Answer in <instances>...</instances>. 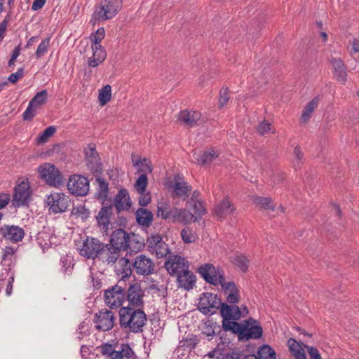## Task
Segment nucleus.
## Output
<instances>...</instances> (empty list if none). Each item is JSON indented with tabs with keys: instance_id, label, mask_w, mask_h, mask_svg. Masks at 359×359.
<instances>
[{
	"instance_id": "423d86ee",
	"label": "nucleus",
	"mask_w": 359,
	"mask_h": 359,
	"mask_svg": "<svg viewBox=\"0 0 359 359\" xmlns=\"http://www.w3.org/2000/svg\"><path fill=\"white\" fill-rule=\"evenodd\" d=\"M38 171L41 179L50 186L57 187L63 182L62 173L54 165L44 163L39 167Z\"/></svg>"
},
{
	"instance_id": "6e6552de",
	"label": "nucleus",
	"mask_w": 359,
	"mask_h": 359,
	"mask_svg": "<svg viewBox=\"0 0 359 359\" xmlns=\"http://www.w3.org/2000/svg\"><path fill=\"white\" fill-rule=\"evenodd\" d=\"M125 298V289L120 285H115L104 292V302L111 309L121 307Z\"/></svg>"
},
{
	"instance_id": "680f3d73",
	"label": "nucleus",
	"mask_w": 359,
	"mask_h": 359,
	"mask_svg": "<svg viewBox=\"0 0 359 359\" xmlns=\"http://www.w3.org/2000/svg\"><path fill=\"white\" fill-rule=\"evenodd\" d=\"M23 75V69L22 68L18 69V70L13 74H11L8 77V81L11 83H15L17 81L20 79Z\"/></svg>"
},
{
	"instance_id": "79ce46f5",
	"label": "nucleus",
	"mask_w": 359,
	"mask_h": 359,
	"mask_svg": "<svg viewBox=\"0 0 359 359\" xmlns=\"http://www.w3.org/2000/svg\"><path fill=\"white\" fill-rule=\"evenodd\" d=\"M60 265L62 271L67 275L72 274L74 266V260L73 257L69 255L62 256L60 259Z\"/></svg>"
},
{
	"instance_id": "9b49d317",
	"label": "nucleus",
	"mask_w": 359,
	"mask_h": 359,
	"mask_svg": "<svg viewBox=\"0 0 359 359\" xmlns=\"http://www.w3.org/2000/svg\"><path fill=\"white\" fill-rule=\"evenodd\" d=\"M198 272L205 280L211 285H220L225 279L223 271L219 270L212 264H205L198 268Z\"/></svg>"
},
{
	"instance_id": "3c124183",
	"label": "nucleus",
	"mask_w": 359,
	"mask_h": 359,
	"mask_svg": "<svg viewBox=\"0 0 359 359\" xmlns=\"http://www.w3.org/2000/svg\"><path fill=\"white\" fill-rule=\"evenodd\" d=\"M181 237L183 241L186 243H194L196 238V234L192 231V229L187 227L181 231Z\"/></svg>"
},
{
	"instance_id": "2eb2a0df",
	"label": "nucleus",
	"mask_w": 359,
	"mask_h": 359,
	"mask_svg": "<svg viewBox=\"0 0 359 359\" xmlns=\"http://www.w3.org/2000/svg\"><path fill=\"white\" fill-rule=\"evenodd\" d=\"M31 195L30 186L27 180H23L18 183L13 194V205L22 206L27 204Z\"/></svg>"
},
{
	"instance_id": "c03bdc74",
	"label": "nucleus",
	"mask_w": 359,
	"mask_h": 359,
	"mask_svg": "<svg viewBox=\"0 0 359 359\" xmlns=\"http://www.w3.org/2000/svg\"><path fill=\"white\" fill-rule=\"evenodd\" d=\"M111 88L109 85L104 86L99 91V102L101 106L105 105L111 99Z\"/></svg>"
},
{
	"instance_id": "393cba45",
	"label": "nucleus",
	"mask_w": 359,
	"mask_h": 359,
	"mask_svg": "<svg viewBox=\"0 0 359 359\" xmlns=\"http://www.w3.org/2000/svg\"><path fill=\"white\" fill-rule=\"evenodd\" d=\"M226 302L229 304L238 303L240 300L239 290L233 281L226 282L225 279L220 284Z\"/></svg>"
},
{
	"instance_id": "9d476101",
	"label": "nucleus",
	"mask_w": 359,
	"mask_h": 359,
	"mask_svg": "<svg viewBox=\"0 0 359 359\" xmlns=\"http://www.w3.org/2000/svg\"><path fill=\"white\" fill-rule=\"evenodd\" d=\"M89 187L88 178L82 175H73L69 178L67 189L73 195L76 196H86L89 191Z\"/></svg>"
},
{
	"instance_id": "c85d7f7f",
	"label": "nucleus",
	"mask_w": 359,
	"mask_h": 359,
	"mask_svg": "<svg viewBox=\"0 0 359 359\" xmlns=\"http://www.w3.org/2000/svg\"><path fill=\"white\" fill-rule=\"evenodd\" d=\"M333 66L334 77L338 82L344 84L347 81V72L344 63L341 59L333 58L331 60Z\"/></svg>"
},
{
	"instance_id": "bf43d9fd",
	"label": "nucleus",
	"mask_w": 359,
	"mask_h": 359,
	"mask_svg": "<svg viewBox=\"0 0 359 359\" xmlns=\"http://www.w3.org/2000/svg\"><path fill=\"white\" fill-rule=\"evenodd\" d=\"M287 345L289 347V350L292 354L296 352L297 350L300 349L302 346L294 339L290 338L287 341Z\"/></svg>"
},
{
	"instance_id": "4be33fe9",
	"label": "nucleus",
	"mask_w": 359,
	"mask_h": 359,
	"mask_svg": "<svg viewBox=\"0 0 359 359\" xmlns=\"http://www.w3.org/2000/svg\"><path fill=\"white\" fill-rule=\"evenodd\" d=\"M174 180L175 182L171 186L173 195L185 201L191 192V186L178 175L175 176Z\"/></svg>"
},
{
	"instance_id": "0e129e2a",
	"label": "nucleus",
	"mask_w": 359,
	"mask_h": 359,
	"mask_svg": "<svg viewBox=\"0 0 359 359\" xmlns=\"http://www.w3.org/2000/svg\"><path fill=\"white\" fill-rule=\"evenodd\" d=\"M313 111H311L310 109L305 107V108L303 110L302 114V120L303 122H307L309 119L310 118L312 113Z\"/></svg>"
},
{
	"instance_id": "f8f14e48",
	"label": "nucleus",
	"mask_w": 359,
	"mask_h": 359,
	"mask_svg": "<svg viewBox=\"0 0 359 359\" xmlns=\"http://www.w3.org/2000/svg\"><path fill=\"white\" fill-rule=\"evenodd\" d=\"M222 303L216 294L203 293L199 299L198 309L204 314H213L220 308Z\"/></svg>"
},
{
	"instance_id": "13d9d810",
	"label": "nucleus",
	"mask_w": 359,
	"mask_h": 359,
	"mask_svg": "<svg viewBox=\"0 0 359 359\" xmlns=\"http://www.w3.org/2000/svg\"><path fill=\"white\" fill-rule=\"evenodd\" d=\"M270 123L267 121H263L259 123L257 127V130L260 135H264L270 130Z\"/></svg>"
},
{
	"instance_id": "b1692460",
	"label": "nucleus",
	"mask_w": 359,
	"mask_h": 359,
	"mask_svg": "<svg viewBox=\"0 0 359 359\" xmlns=\"http://www.w3.org/2000/svg\"><path fill=\"white\" fill-rule=\"evenodd\" d=\"M177 208L172 207L171 203L168 199H162L158 203L157 205V217L163 219H168L173 222L175 216V210Z\"/></svg>"
},
{
	"instance_id": "f3484780",
	"label": "nucleus",
	"mask_w": 359,
	"mask_h": 359,
	"mask_svg": "<svg viewBox=\"0 0 359 359\" xmlns=\"http://www.w3.org/2000/svg\"><path fill=\"white\" fill-rule=\"evenodd\" d=\"M48 98V92L43 90L38 92L30 100L28 107L24 111L22 116L24 120H32L36 114V109L43 104Z\"/></svg>"
},
{
	"instance_id": "4c0bfd02",
	"label": "nucleus",
	"mask_w": 359,
	"mask_h": 359,
	"mask_svg": "<svg viewBox=\"0 0 359 359\" xmlns=\"http://www.w3.org/2000/svg\"><path fill=\"white\" fill-rule=\"evenodd\" d=\"M132 162L133 165L138 168L139 172H142L144 174L152 172V165L148 158H144L135 160V155L132 154Z\"/></svg>"
},
{
	"instance_id": "58836bf2",
	"label": "nucleus",
	"mask_w": 359,
	"mask_h": 359,
	"mask_svg": "<svg viewBox=\"0 0 359 359\" xmlns=\"http://www.w3.org/2000/svg\"><path fill=\"white\" fill-rule=\"evenodd\" d=\"M96 181L98 184L97 191L96 193L97 197L99 199L105 200L109 193V184L102 177L96 178Z\"/></svg>"
},
{
	"instance_id": "5fc2aeb1",
	"label": "nucleus",
	"mask_w": 359,
	"mask_h": 359,
	"mask_svg": "<svg viewBox=\"0 0 359 359\" xmlns=\"http://www.w3.org/2000/svg\"><path fill=\"white\" fill-rule=\"evenodd\" d=\"M229 100L228 88H222L220 90V97L219 100V107H224Z\"/></svg>"
},
{
	"instance_id": "c756f323",
	"label": "nucleus",
	"mask_w": 359,
	"mask_h": 359,
	"mask_svg": "<svg viewBox=\"0 0 359 359\" xmlns=\"http://www.w3.org/2000/svg\"><path fill=\"white\" fill-rule=\"evenodd\" d=\"M114 205L118 212L128 210L131 206L129 194L126 189L118 191L114 198Z\"/></svg>"
},
{
	"instance_id": "a19ab883",
	"label": "nucleus",
	"mask_w": 359,
	"mask_h": 359,
	"mask_svg": "<svg viewBox=\"0 0 359 359\" xmlns=\"http://www.w3.org/2000/svg\"><path fill=\"white\" fill-rule=\"evenodd\" d=\"M256 356L257 359H276V352L269 345L262 346Z\"/></svg>"
},
{
	"instance_id": "7ed1b4c3",
	"label": "nucleus",
	"mask_w": 359,
	"mask_h": 359,
	"mask_svg": "<svg viewBox=\"0 0 359 359\" xmlns=\"http://www.w3.org/2000/svg\"><path fill=\"white\" fill-rule=\"evenodd\" d=\"M234 329L232 333L238 334L239 341H248L250 339H257L263 334L262 327L257 320L250 318L239 323H233Z\"/></svg>"
},
{
	"instance_id": "412c9836",
	"label": "nucleus",
	"mask_w": 359,
	"mask_h": 359,
	"mask_svg": "<svg viewBox=\"0 0 359 359\" xmlns=\"http://www.w3.org/2000/svg\"><path fill=\"white\" fill-rule=\"evenodd\" d=\"M144 292L142 290L140 284L134 283L130 285L127 291V299L129 305L134 307H140L144 304L143 298Z\"/></svg>"
},
{
	"instance_id": "338daca9",
	"label": "nucleus",
	"mask_w": 359,
	"mask_h": 359,
	"mask_svg": "<svg viewBox=\"0 0 359 359\" xmlns=\"http://www.w3.org/2000/svg\"><path fill=\"white\" fill-rule=\"evenodd\" d=\"M242 355L240 352L232 351L229 352L226 355V359H243L241 358Z\"/></svg>"
},
{
	"instance_id": "a211bd4d",
	"label": "nucleus",
	"mask_w": 359,
	"mask_h": 359,
	"mask_svg": "<svg viewBox=\"0 0 359 359\" xmlns=\"http://www.w3.org/2000/svg\"><path fill=\"white\" fill-rule=\"evenodd\" d=\"M85 162L88 168L92 172H98L102 170V163L95 147L89 144L84 149Z\"/></svg>"
},
{
	"instance_id": "dca6fc26",
	"label": "nucleus",
	"mask_w": 359,
	"mask_h": 359,
	"mask_svg": "<svg viewBox=\"0 0 359 359\" xmlns=\"http://www.w3.org/2000/svg\"><path fill=\"white\" fill-rule=\"evenodd\" d=\"M133 267L137 274L148 276L154 273L155 265L151 258L144 255H139L134 259Z\"/></svg>"
},
{
	"instance_id": "ddd939ff",
	"label": "nucleus",
	"mask_w": 359,
	"mask_h": 359,
	"mask_svg": "<svg viewBox=\"0 0 359 359\" xmlns=\"http://www.w3.org/2000/svg\"><path fill=\"white\" fill-rule=\"evenodd\" d=\"M121 9L118 0H102L96 14L100 20H107L114 17Z\"/></svg>"
},
{
	"instance_id": "6e6d98bb",
	"label": "nucleus",
	"mask_w": 359,
	"mask_h": 359,
	"mask_svg": "<svg viewBox=\"0 0 359 359\" xmlns=\"http://www.w3.org/2000/svg\"><path fill=\"white\" fill-rule=\"evenodd\" d=\"M140 196L139 197V204L142 206H147L151 202V196L149 193H138Z\"/></svg>"
},
{
	"instance_id": "39448f33",
	"label": "nucleus",
	"mask_w": 359,
	"mask_h": 359,
	"mask_svg": "<svg viewBox=\"0 0 359 359\" xmlns=\"http://www.w3.org/2000/svg\"><path fill=\"white\" fill-rule=\"evenodd\" d=\"M220 314L222 317V328L225 332H231L234 329L233 323L241 318L240 307L234 304L222 303Z\"/></svg>"
},
{
	"instance_id": "f704fd0d",
	"label": "nucleus",
	"mask_w": 359,
	"mask_h": 359,
	"mask_svg": "<svg viewBox=\"0 0 359 359\" xmlns=\"http://www.w3.org/2000/svg\"><path fill=\"white\" fill-rule=\"evenodd\" d=\"M175 216L172 222H179L184 224H190L197 221V217L185 208H177Z\"/></svg>"
},
{
	"instance_id": "5701e85b",
	"label": "nucleus",
	"mask_w": 359,
	"mask_h": 359,
	"mask_svg": "<svg viewBox=\"0 0 359 359\" xmlns=\"http://www.w3.org/2000/svg\"><path fill=\"white\" fill-rule=\"evenodd\" d=\"M121 250L109 244H105V247L101 250L98 259L108 265L113 266L121 256Z\"/></svg>"
},
{
	"instance_id": "2f4dec72",
	"label": "nucleus",
	"mask_w": 359,
	"mask_h": 359,
	"mask_svg": "<svg viewBox=\"0 0 359 359\" xmlns=\"http://www.w3.org/2000/svg\"><path fill=\"white\" fill-rule=\"evenodd\" d=\"M179 287L186 290H191L196 283V276L189 269L177 276Z\"/></svg>"
},
{
	"instance_id": "c9c22d12",
	"label": "nucleus",
	"mask_w": 359,
	"mask_h": 359,
	"mask_svg": "<svg viewBox=\"0 0 359 359\" xmlns=\"http://www.w3.org/2000/svg\"><path fill=\"white\" fill-rule=\"evenodd\" d=\"M112 208L111 207H102L97 217V222L98 223V225L102 228L103 231H107L109 229V225L110 224L109 222V216L111 214Z\"/></svg>"
},
{
	"instance_id": "a878e982",
	"label": "nucleus",
	"mask_w": 359,
	"mask_h": 359,
	"mask_svg": "<svg viewBox=\"0 0 359 359\" xmlns=\"http://www.w3.org/2000/svg\"><path fill=\"white\" fill-rule=\"evenodd\" d=\"M201 118L198 111L184 109L178 114V120L184 126L192 128L198 124Z\"/></svg>"
},
{
	"instance_id": "052dcab7",
	"label": "nucleus",
	"mask_w": 359,
	"mask_h": 359,
	"mask_svg": "<svg viewBox=\"0 0 359 359\" xmlns=\"http://www.w3.org/2000/svg\"><path fill=\"white\" fill-rule=\"evenodd\" d=\"M10 21V16L8 15L5 19L0 23V40L4 38V34L6 30Z\"/></svg>"
},
{
	"instance_id": "603ef678",
	"label": "nucleus",
	"mask_w": 359,
	"mask_h": 359,
	"mask_svg": "<svg viewBox=\"0 0 359 359\" xmlns=\"http://www.w3.org/2000/svg\"><path fill=\"white\" fill-rule=\"evenodd\" d=\"M50 46V38L43 39L38 46L35 55L36 58H41L45 53L48 52Z\"/></svg>"
},
{
	"instance_id": "1a4fd4ad",
	"label": "nucleus",
	"mask_w": 359,
	"mask_h": 359,
	"mask_svg": "<svg viewBox=\"0 0 359 359\" xmlns=\"http://www.w3.org/2000/svg\"><path fill=\"white\" fill-rule=\"evenodd\" d=\"M147 246L148 250L157 258L165 257L170 252L168 245L165 243L159 234L148 237Z\"/></svg>"
},
{
	"instance_id": "0eeeda50",
	"label": "nucleus",
	"mask_w": 359,
	"mask_h": 359,
	"mask_svg": "<svg viewBox=\"0 0 359 359\" xmlns=\"http://www.w3.org/2000/svg\"><path fill=\"white\" fill-rule=\"evenodd\" d=\"M70 203L69 197L63 193L54 192L48 196L46 198L48 210L54 214L65 212Z\"/></svg>"
},
{
	"instance_id": "a18cd8bd",
	"label": "nucleus",
	"mask_w": 359,
	"mask_h": 359,
	"mask_svg": "<svg viewBox=\"0 0 359 359\" xmlns=\"http://www.w3.org/2000/svg\"><path fill=\"white\" fill-rule=\"evenodd\" d=\"M253 203L256 206L264 209H274L272 201L270 198L255 196L253 198Z\"/></svg>"
},
{
	"instance_id": "774afa93",
	"label": "nucleus",
	"mask_w": 359,
	"mask_h": 359,
	"mask_svg": "<svg viewBox=\"0 0 359 359\" xmlns=\"http://www.w3.org/2000/svg\"><path fill=\"white\" fill-rule=\"evenodd\" d=\"M295 359H306L305 351L303 348L297 350L293 354H292Z\"/></svg>"
},
{
	"instance_id": "864d4df0",
	"label": "nucleus",
	"mask_w": 359,
	"mask_h": 359,
	"mask_svg": "<svg viewBox=\"0 0 359 359\" xmlns=\"http://www.w3.org/2000/svg\"><path fill=\"white\" fill-rule=\"evenodd\" d=\"M190 207L192 208L195 215L198 217H201L207 212L201 201H196V202H193L192 206Z\"/></svg>"
},
{
	"instance_id": "bb28decb",
	"label": "nucleus",
	"mask_w": 359,
	"mask_h": 359,
	"mask_svg": "<svg viewBox=\"0 0 359 359\" xmlns=\"http://www.w3.org/2000/svg\"><path fill=\"white\" fill-rule=\"evenodd\" d=\"M113 266H114L116 273L118 276H121L123 280L125 278H128L132 274L133 263L125 257L121 255L118 260Z\"/></svg>"
},
{
	"instance_id": "37998d69",
	"label": "nucleus",
	"mask_w": 359,
	"mask_h": 359,
	"mask_svg": "<svg viewBox=\"0 0 359 359\" xmlns=\"http://www.w3.org/2000/svg\"><path fill=\"white\" fill-rule=\"evenodd\" d=\"M72 215L86 221L90 216V211L84 205H77L72 208Z\"/></svg>"
},
{
	"instance_id": "de8ad7c7",
	"label": "nucleus",
	"mask_w": 359,
	"mask_h": 359,
	"mask_svg": "<svg viewBox=\"0 0 359 359\" xmlns=\"http://www.w3.org/2000/svg\"><path fill=\"white\" fill-rule=\"evenodd\" d=\"M56 131L55 126H49L39 135L36 138V142L39 144H42L48 142L49 138L54 135Z\"/></svg>"
},
{
	"instance_id": "f03ea898",
	"label": "nucleus",
	"mask_w": 359,
	"mask_h": 359,
	"mask_svg": "<svg viewBox=\"0 0 359 359\" xmlns=\"http://www.w3.org/2000/svg\"><path fill=\"white\" fill-rule=\"evenodd\" d=\"M110 244L121 251H140L144 246L140 238L135 233H128L123 229H116L110 237Z\"/></svg>"
},
{
	"instance_id": "8fccbe9b",
	"label": "nucleus",
	"mask_w": 359,
	"mask_h": 359,
	"mask_svg": "<svg viewBox=\"0 0 359 359\" xmlns=\"http://www.w3.org/2000/svg\"><path fill=\"white\" fill-rule=\"evenodd\" d=\"M148 184V179L146 174H142L137 178L135 184V189L137 193L145 192Z\"/></svg>"
},
{
	"instance_id": "20e7f679",
	"label": "nucleus",
	"mask_w": 359,
	"mask_h": 359,
	"mask_svg": "<svg viewBox=\"0 0 359 359\" xmlns=\"http://www.w3.org/2000/svg\"><path fill=\"white\" fill-rule=\"evenodd\" d=\"M76 245L80 255L86 259H95L105 247V243L96 238L84 236L80 238Z\"/></svg>"
},
{
	"instance_id": "cd10ccee",
	"label": "nucleus",
	"mask_w": 359,
	"mask_h": 359,
	"mask_svg": "<svg viewBox=\"0 0 359 359\" xmlns=\"http://www.w3.org/2000/svg\"><path fill=\"white\" fill-rule=\"evenodd\" d=\"M219 154L217 152L215 151L214 149H210L203 152H193L191 160L198 165H203L211 163L214 159L217 158Z\"/></svg>"
},
{
	"instance_id": "09e8293b",
	"label": "nucleus",
	"mask_w": 359,
	"mask_h": 359,
	"mask_svg": "<svg viewBox=\"0 0 359 359\" xmlns=\"http://www.w3.org/2000/svg\"><path fill=\"white\" fill-rule=\"evenodd\" d=\"M104 36H105L104 29L103 27L98 29L96 31V32L94 33L93 34H92V36H90V40L93 42V44L91 46H97V48L98 47L103 48L100 45V43L102 41V39H104Z\"/></svg>"
},
{
	"instance_id": "72a5a7b5",
	"label": "nucleus",
	"mask_w": 359,
	"mask_h": 359,
	"mask_svg": "<svg viewBox=\"0 0 359 359\" xmlns=\"http://www.w3.org/2000/svg\"><path fill=\"white\" fill-rule=\"evenodd\" d=\"M100 354L107 359H110L121 349V344L112 341L111 342L102 343L97 347Z\"/></svg>"
},
{
	"instance_id": "69168bd1",
	"label": "nucleus",
	"mask_w": 359,
	"mask_h": 359,
	"mask_svg": "<svg viewBox=\"0 0 359 359\" xmlns=\"http://www.w3.org/2000/svg\"><path fill=\"white\" fill-rule=\"evenodd\" d=\"M46 1V0H34L32 5V9L33 11H37L41 8L44 6Z\"/></svg>"
},
{
	"instance_id": "49530a36",
	"label": "nucleus",
	"mask_w": 359,
	"mask_h": 359,
	"mask_svg": "<svg viewBox=\"0 0 359 359\" xmlns=\"http://www.w3.org/2000/svg\"><path fill=\"white\" fill-rule=\"evenodd\" d=\"M233 263L243 272H245L249 266L248 259L242 254L235 255L233 258Z\"/></svg>"
},
{
	"instance_id": "6ab92c4d",
	"label": "nucleus",
	"mask_w": 359,
	"mask_h": 359,
	"mask_svg": "<svg viewBox=\"0 0 359 359\" xmlns=\"http://www.w3.org/2000/svg\"><path fill=\"white\" fill-rule=\"evenodd\" d=\"M114 314L108 310H101L95 314V327L101 331H109L111 330L114 324Z\"/></svg>"
},
{
	"instance_id": "e433bc0d",
	"label": "nucleus",
	"mask_w": 359,
	"mask_h": 359,
	"mask_svg": "<svg viewBox=\"0 0 359 359\" xmlns=\"http://www.w3.org/2000/svg\"><path fill=\"white\" fill-rule=\"evenodd\" d=\"M135 217L137 222L139 224L144 226H149L151 224L153 219L151 212L142 208L137 210L135 212Z\"/></svg>"
},
{
	"instance_id": "aec40b11",
	"label": "nucleus",
	"mask_w": 359,
	"mask_h": 359,
	"mask_svg": "<svg viewBox=\"0 0 359 359\" xmlns=\"http://www.w3.org/2000/svg\"><path fill=\"white\" fill-rule=\"evenodd\" d=\"M0 236L6 241L17 243L24 238L25 231L18 226L5 224L0 227Z\"/></svg>"
},
{
	"instance_id": "473e14b6",
	"label": "nucleus",
	"mask_w": 359,
	"mask_h": 359,
	"mask_svg": "<svg viewBox=\"0 0 359 359\" xmlns=\"http://www.w3.org/2000/svg\"><path fill=\"white\" fill-rule=\"evenodd\" d=\"M235 210V208L228 198H224L214 210L215 214L219 219H224Z\"/></svg>"
},
{
	"instance_id": "7c9ffc66",
	"label": "nucleus",
	"mask_w": 359,
	"mask_h": 359,
	"mask_svg": "<svg viewBox=\"0 0 359 359\" xmlns=\"http://www.w3.org/2000/svg\"><path fill=\"white\" fill-rule=\"evenodd\" d=\"M93 55L88 57L87 64L89 67H96L101 65L107 57V53L104 48L91 46Z\"/></svg>"
},
{
	"instance_id": "4d7b16f0",
	"label": "nucleus",
	"mask_w": 359,
	"mask_h": 359,
	"mask_svg": "<svg viewBox=\"0 0 359 359\" xmlns=\"http://www.w3.org/2000/svg\"><path fill=\"white\" fill-rule=\"evenodd\" d=\"M311 359H322L318 350L313 346L304 345Z\"/></svg>"
},
{
	"instance_id": "e2e57ef3",
	"label": "nucleus",
	"mask_w": 359,
	"mask_h": 359,
	"mask_svg": "<svg viewBox=\"0 0 359 359\" xmlns=\"http://www.w3.org/2000/svg\"><path fill=\"white\" fill-rule=\"evenodd\" d=\"M10 201V196L7 194H0V209L6 207Z\"/></svg>"
},
{
	"instance_id": "ea45409f",
	"label": "nucleus",
	"mask_w": 359,
	"mask_h": 359,
	"mask_svg": "<svg viewBox=\"0 0 359 359\" xmlns=\"http://www.w3.org/2000/svg\"><path fill=\"white\" fill-rule=\"evenodd\" d=\"M135 355L134 351L128 344H121L120 351L110 359H123L124 358L129 359Z\"/></svg>"
},
{
	"instance_id": "4468645a",
	"label": "nucleus",
	"mask_w": 359,
	"mask_h": 359,
	"mask_svg": "<svg viewBox=\"0 0 359 359\" xmlns=\"http://www.w3.org/2000/svg\"><path fill=\"white\" fill-rule=\"evenodd\" d=\"M164 266L170 275L177 276L189 269V262L181 256L173 255L168 257Z\"/></svg>"
},
{
	"instance_id": "f257e3e1",
	"label": "nucleus",
	"mask_w": 359,
	"mask_h": 359,
	"mask_svg": "<svg viewBox=\"0 0 359 359\" xmlns=\"http://www.w3.org/2000/svg\"><path fill=\"white\" fill-rule=\"evenodd\" d=\"M147 321V315L142 309L126 306L119 310V324L124 330L133 333L142 332Z\"/></svg>"
}]
</instances>
